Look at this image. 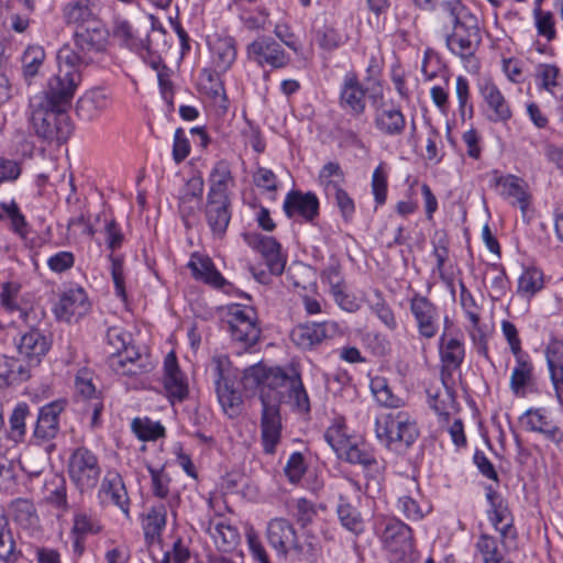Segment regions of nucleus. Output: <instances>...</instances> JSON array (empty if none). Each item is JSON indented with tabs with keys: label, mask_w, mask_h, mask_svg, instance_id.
Instances as JSON below:
<instances>
[{
	"label": "nucleus",
	"mask_w": 563,
	"mask_h": 563,
	"mask_svg": "<svg viewBox=\"0 0 563 563\" xmlns=\"http://www.w3.org/2000/svg\"><path fill=\"white\" fill-rule=\"evenodd\" d=\"M242 380L246 388H258L262 445L266 454H274L282 439V404L289 405L298 413L310 412L301 376L294 368L286 371L258 363L244 369Z\"/></svg>",
	"instance_id": "1"
},
{
	"label": "nucleus",
	"mask_w": 563,
	"mask_h": 563,
	"mask_svg": "<svg viewBox=\"0 0 563 563\" xmlns=\"http://www.w3.org/2000/svg\"><path fill=\"white\" fill-rule=\"evenodd\" d=\"M438 19L449 52L464 63H471L472 70H477L474 57L482 43V35L475 14L461 0H444L440 3Z\"/></svg>",
	"instance_id": "2"
},
{
	"label": "nucleus",
	"mask_w": 563,
	"mask_h": 563,
	"mask_svg": "<svg viewBox=\"0 0 563 563\" xmlns=\"http://www.w3.org/2000/svg\"><path fill=\"white\" fill-rule=\"evenodd\" d=\"M375 433L387 449L404 452L419 437V429L412 415L406 410H389L375 420Z\"/></svg>",
	"instance_id": "3"
},
{
	"label": "nucleus",
	"mask_w": 563,
	"mask_h": 563,
	"mask_svg": "<svg viewBox=\"0 0 563 563\" xmlns=\"http://www.w3.org/2000/svg\"><path fill=\"white\" fill-rule=\"evenodd\" d=\"M107 43V32L101 26L77 29L74 33L75 47L71 48L69 45L60 47L57 52V62L78 68L88 66L95 62L97 54L106 51Z\"/></svg>",
	"instance_id": "4"
},
{
	"label": "nucleus",
	"mask_w": 563,
	"mask_h": 563,
	"mask_svg": "<svg viewBox=\"0 0 563 563\" xmlns=\"http://www.w3.org/2000/svg\"><path fill=\"white\" fill-rule=\"evenodd\" d=\"M31 123L37 136L64 143L73 133V124L65 109L51 107L41 100L31 102Z\"/></svg>",
	"instance_id": "5"
},
{
	"label": "nucleus",
	"mask_w": 563,
	"mask_h": 563,
	"mask_svg": "<svg viewBox=\"0 0 563 563\" xmlns=\"http://www.w3.org/2000/svg\"><path fill=\"white\" fill-rule=\"evenodd\" d=\"M80 81V68L58 62L57 74L48 80L44 97L38 100L51 107L67 110Z\"/></svg>",
	"instance_id": "6"
},
{
	"label": "nucleus",
	"mask_w": 563,
	"mask_h": 563,
	"mask_svg": "<svg viewBox=\"0 0 563 563\" xmlns=\"http://www.w3.org/2000/svg\"><path fill=\"white\" fill-rule=\"evenodd\" d=\"M266 537L269 545L284 559L289 553H294L297 556H308L314 550L311 542H299L294 526L285 518L272 519L267 525Z\"/></svg>",
	"instance_id": "7"
},
{
	"label": "nucleus",
	"mask_w": 563,
	"mask_h": 563,
	"mask_svg": "<svg viewBox=\"0 0 563 563\" xmlns=\"http://www.w3.org/2000/svg\"><path fill=\"white\" fill-rule=\"evenodd\" d=\"M211 375L216 385L218 400L223 411L234 418L242 409V395L234 388L231 378L230 363L227 358L216 357L211 363Z\"/></svg>",
	"instance_id": "8"
},
{
	"label": "nucleus",
	"mask_w": 563,
	"mask_h": 563,
	"mask_svg": "<svg viewBox=\"0 0 563 563\" xmlns=\"http://www.w3.org/2000/svg\"><path fill=\"white\" fill-rule=\"evenodd\" d=\"M98 457L88 449L77 448L69 456L68 475L80 493L93 489L100 478Z\"/></svg>",
	"instance_id": "9"
},
{
	"label": "nucleus",
	"mask_w": 563,
	"mask_h": 563,
	"mask_svg": "<svg viewBox=\"0 0 563 563\" xmlns=\"http://www.w3.org/2000/svg\"><path fill=\"white\" fill-rule=\"evenodd\" d=\"M368 98L374 108L375 128L385 136L401 135L406 129V118L393 102L384 101L379 85L371 89Z\"/></svg>",
	"instance_id": "10"
},
{
	"label": "nucleus",
	"mask_w": 563,
	"mask_h": 563,
	"mask_svg": "<svg viewBox=\"0 0 563 563\" xmlns=\"http://www.w3.org/2000/svg\"><path fill=\"white\" fill-rule=\"evenodd\" d=\"M256 320V312L253 308L240 305L231 306L227 323L232 340L241 343L245 349L254 345L261 334Z\"/></svg>",
	"instance_id": "11"
},
{
	"label": "nucleus",
	"mask_w": 563,
	"mask_h": 563,
	"mask_svg": "<svg viewBox=\"0 0 563 563\" xmlns=\"http://www.w3.org/2000/svg\"><path fill=\"white\" fill-rule=\"evenodd\" d=\"M65 405L64 400H55L38 409L31 438L33 444L47 445L49 451L55 449L52 441L60 431L59 416L64 411Z\"/></svg>",
	"instance_id": "12"
},
{
	"label": "nucleus",
	"mask_w": 563,
	"mask_h": 563,
	"mask_svg": "<svg viewBox=\"0 0 563 563\" xmlns=\"http://www.w3.org/2000/svg\"><path fill=\"white\" fill-rule=\"evenodd\" d=\"M409 309L421 338L433 339L440 329V310L427 296L415 292L409 300Z\"/></svg>",
	"instance_id": "13"
},
{
	"label": "nucleus",
	"mask_w": 563,
	"mask_h": 563,
	"mask_svg": "<svg viewBox=\"0 0 563 563\" xmlns=\"http://www.w3.org/2000/svg\"><path fill=\"white\" fill-rule=\"evenodd\" d=\"M247 57L260 66L268 65L272 68H284L289 64L290 57L284 48L272 37L261 36L246 47Z\"/></svg>",
	"instance_id": "14"
},
{
	"label": "nucleus",
	"mask_w": 563,
	"mask_h": 563,
	"mask_svg": "<svg viewBox=\"0 0 563 563\" xmlns=\"http://www.w3.org/2000/svg\"><path fill=\"white\" fill-rule=\"evenodd\" d=\"M243 240L264 257L272 274H283L287 258L282 253L280 244L273 236H266L258 232H246L243 234Z\"/></svg>",
	"instance_id": "15"
},
{
	"label": "nucleus",
	"mask_w": 563,
	"mask_h": 563,
	"mask_svg": "<svg viewBox=\"0 0 563 563\" xmlns=\"http://www.w3.org/2000/svg\"><path fill=\"white\" fill-rule=\"evenodd\" d=\"M338 333H340V325L335 321L311 322L295 327L290 339L298 347L311 350Z\"/></svg>",
	"instance_id": "16"
},
{
	"label": "nucleus",
	"mask_w": 563,
	"mask_h": 563,
	"mask_svg": "<svg viewBox=\"0 0 563 563\" xmlns=\"http://www.w3.org/2000/svg\"><path fill=\"white\" fill-rule=\"evenodd\" d=\"M108 365L115 374L123 376H135L152 367L148 356L130 343L119 353L109 355Z\"/></svg>",
	"instance_id": "17"
},
{
	"label": "nucleus",
	"mask_w": 563,
	"mask_h": 563,
	"mask_svg": "<svg viewBox=\"0 0 563 563\" xmlns=\"http://www.w3.org/2000/svg\"><path fill=\"white\" fill-rule=\"evenodd\" d=\"M379 538L390 552L406 553L413 547L411 528L397 518H384L380 521Z\"/></svg>",
	"instance_id": "18"
},
{
	"label": "nucleus",
	"mask_w": 563,
	"mask_h": 563,
	"mask_svg": "<svg viewBox=\"0 0 563 563\" xmlns=\"http://www.w3.org/2000/svg\"><path fill=\"white\" fill-rule=\"evenodd\" d=\"M401 486L404 494L398 497V510L408 520H421L430 511V506L423 501V496L417 479L406 476L402 479Z\"/></svg>",
	"instance_id": "19"
},
{
	"label": "nucleus",
	"mask_w": 563,
	"mask_h": 563,
	"mask_svg": "<svg viewBox=\"0 0 563 563\" xmlns=\"http://www.w3.org/2000/svg\"><path fill=\"white\" fill-rule=\"evenodd\" d=\"M367 91L368 89L363 87L356 73L347 71L341 84L340 107L353 117L362 115L366 108Z\"/></svg>",
	"instance_id": "20"
},
{
	"label": "nucleus",
	"mask_w": 563,
	"mask_h": 563,
	"mask_svg": "<svg viewBox=\"0 0 563 563\" xmlns=\"http://www.w3.org/2000/svg\"><path fill=\"white\" fill-rule=\"evenodd\" d=\"M478 91L482 96L487 119L490 122H507L512 117L510 106L499 88L489 79L483 78L478 82Z\"/></svg>",
	"instance_id": "21"
},
{
	"label": "nucleus",
	"mask_w": 563,
	"mask_h": 563,
	"mask_svg": "<svg viewBox=\"0 0 563 563\" xmlns=\"http://www.w3.org/2000/svg\"><path fill=\"white\" fill-rule=\"evenodd\" d=\"M90 309L86 291L78 288H70L64 291L54 308L59 320L70 322L85 316Z\"/></svg>",
	"instance_id": "22"
},
{
	"label": "nucleus",
	"mask_w": 563,
	"mask_h": 563,
	"mask_svg": "<svg viewBox=\"0 0 563 563\" xmlns=\"http://www.w3.org/2000/svg\"><path fill=\"white\" fill-rule=\"evenodd\" d=\"M230 198L207 197L205 217L213 238L224 236L231 220Z\"/></svg>",
	"instance_id": "23"
},
{
	"label": "nucleus",
	"mask_w": 563,
	"mask_h": 563,
	"mask_svg": "<svg viewBox=\"0 0 563 563\" xmlns=\"http://www.w3.org/2000/svg\"><path fill=\"white\" fill-rule=\"evenodd\" d=\"M283 209L288 218L298 216L311 222L319 214V200L313 192L291 190L284 200Z\"/></svg>",
	"instance_id": "24"
},
{
	"label": "nucleus",
	"mask_w": 563,
	"mask_h": 563,
	"mask_svg": "<svg viewBox=\"0 0 563 563\" xmlns=\"http://www.w3.org/2000/svg\"><path fill=\"white\" fill-rule=\"evenodd\" d=\"M163 383L172 402H181L187 398L189 393L187 378L180 371L174 353H169L165 357Z\"/></svg>",
	"instance_id": "25"
},
{
	"label": "nucleus",
	"mask_w": 563,
	"mask_h": 563,
	"mask_svg": "<svg viewBox=\"0 0 563 563\" xmlns=\"http://www.w3.org/2000/svg\"><path fill=\"white\" fill-rule=\"evenodd\" d=\"M18 352L31 364H40L41 358L51 349L49 339L38 329L31 327L29 331L20 335L16 342Z\"/></svg>",
	"instance_id": "26"
},
{
	"label": "nucleus",
	"mask_w": 563,
	"mask_h": 563,
	"mask_svg": "<svg viewBox=\"0 0 563 563\" xmlns=\"http://www.w3.org/2000/svg\"><path fill=\"white\" fill-rule=\"evenodd\" d=\"M99 13V0H69L62 8L63 20L77 29L96 22Z\"/></svg>",
	"instance_id": "27"
},
{
	"label": "nucleus",
	"mask_w": 563,
	"mask_h": 563,
	"mask_svg": "<svg viewBox=\"0 0 563 563\" xmlns=\"http://www.w3.org/2000/svg\"><path fill=\"white\" fill-rule=\"evenodd\" d=\"M528 431L538 432L556 444L563 442V432L545 415L544 409H528L520 418Z\"/></svg>",
	"instance_id": "28"
},
{
	"label": "nucleus",
	"mask_w": 563,
	"mask_h": 563,
	"mask_svg": "<svg viewBox=\"0 0 563 563\" xmlns=\"http://www.w3.org/2000/svg\"><path fill=\"white\" fill-rule=\"evenodd\" d=\"M205 531L211 537L217 549L221 552H230L239 544L240 533L238 529L224 519L209 520Z\"/></svg>",
	"instance_id": "29"
},
{
	"label": "nucleus",
	"mask_w": 563,
	"mask_h": 563,
	"mask_svg": "<svg viewBox=\"0 0 563 563\" xmlns=\"http://www.w3.org/2000/svg\"><path fill=\"white\" fill-rule=\"evenodd\" d=\"M187 266L197 280H201L217 289H221L227 285V280L208 256L192 254Z\"/></svg>",
	"instance_id": "30"
},
{
	"label": "nucleus",
	"mask_w": 563,
	"mask_h": 563,
	"mask_svg": "<svg viewBox=\"0 0 563 563\" xmlns=\"http://www.w3.org/2000/svg\"><path fill=\"white\" fill-rule=\"evenodd\" d=\"M439 350L443 364L441 375L445 373L451 375L452 371L457 369L463 363L465 356L464 344L457 338L446 339V333L443 332L439 340Z\"/></svg>",
	"instance_id": "31"
},
{
	"label": "nucleus",
	"mask_w": 563,
	"mask_h": 563,
	"mask_svg": "<svg viewBox=\"0 0 563 563\" xmlns=\"http://www.w3.org/2000/svg\"><path fill=\"white\" fill-rule=\"evenodd\" d=\"M43 500L58 511L68 510L67 485L63 475L51 473L46 476L43 485Z\"/></svg>",
	"instance_id": "32"
},
{
	"label": "nucleus",
	"mask_w": 563,
	"mask_h": 563,
	"mask_svg": "<svg viewBox=\"0 0 563 563\" xmlns=\"http://www.w3.org/2000/svg\"><path fill=\"white\" fill-rule=\"evenodd\" d=\"M207 197L229 198V187L233 184L231 165L225 159L218 161L210 170Z\"/></svg>",
	"instance_id": "33"
},
{
	"label": "nucleus",
	"mask_w": 563,
	"mask_h": 563,
	"mask_svg": "<svg viewBox=\"0 0 563 563\" xmlns=\"http://www.w3.org/2000/svg\"><path fill=\"white\" fill-rule=\"evenodd\" d=\"M113 36L121 42L122 45L131 51L142 53L152 52V41L148 35L145 38H141L132 25L123 19H115L113 23Z\"/></svg>",
	"instance_id": "34"
},
{
	"label": "nucleus",
	"mask_w": 563,
	"mask_h": 563,
	"mask_svg": "<svg viewBox=\"0 0 563 563\" xmlns=\"http://www.w3.org/2000/svg\"><path fill=\"white\" fill-rule=\"evenodd\" d=\"M547 362L560 404H563V341L552 340L547 347Z\"/></svg>",
	"instance_id": "35"
},
{
	"label": "nucleus",
	"mask_w": 563,
	"mask_h": 563,
	"mask_svg": "<svg viewBox=\"0 0 563 563\" xmlns=\"http://www.w3.org/2000/svg\"><path fill=\"white\" fill-rule=\"evenodd\" d=\"M100 493L111 496L112 503L129 517L130 499L121 475L118 472H108L102 479Z\"/></svg>",
	"instance_id": "36"
},
{
	"label": "nucleus",
	"mask_w": 563,
	"mask_h": 563,
	"mask_svg": "<svg viewBox=\"0 0 563 563\" xmlns=\"http://www.w3.org/2000/svg\"><path fill=\"white\" fill-rule=\"evenodd\" d=\"M167 506L165 504L153 505L143 516L142 528L145 540L153 543L161 539L166 527Z\"/></svg>",
	"instance_id": "37"
},
{
	"label": "nucleus",
	"mask_w": 563,
	"mask_h": 563,
	"mask_svg": "<svg viewBox=\"0 0 563 563\" xmlns=\"http://www.w3.org/2000/svg\"><path fill=\"white\" fill-rule=\"evenodd\" d=\"M212 64L218 74L231 68L236 58L235 42L232 37H218L211 44Z\"/></svg>",
	"instance_id": "38"
},
{
	"label": "nucleus",
	"mask_w": 563,
	"mask_h": 563,
	"mask_svg": "<svg viewBox=\"0 0 563 563\" xmlns=\"http://www.w3.org/2000/svg\"><path fill=\"white\" fill-rule=\"evenodd\" d=\"M203 187L205 181L200 175L187 180L179 196V209L183 217L190 216L195 207L201 203Z\"/></svg>",
	"instance_id": "39"
},
{
	"label": "nucleus",
	"mask_w": 563,
	"mask_h": 563,
	"mask_svg": "<svg viewBox=\"0 0 563 563\" xmlns=\"http://www.w3.org/2000/svg\"><path fill=\"white\" fill-rule=\"evenodd\" d=\"M108 106L106 93L100 89L90 90L80 97L76 104V113L86 121L95 119Z\"/></svg>",
	"instance_id": "40"
},
{
	"label": "nucleus",
	"mask_w": 563,
	"mask_h": 563,
	"mask_svg": "<svg viewBox=\"0 0 563 563\" xmlns=\"http://www.w3.org/2000/svg\"><path fill=\"white\" fill-rule=\"evenodd\" d=\"M496 183L503 188L501 195L516 200L525 218L530 206V195L522 185V180L517 176L507 175L499 177Z\"/></svg>",
	"instance_id": "41"
},
{
	"label": "nucleus",
	"mask_w": 563,
	"mask_h": 563,
	"mask_svg": "<svg viewBox=\"0 0 563 563\" xmlns=\"http://www.w3.org/2000/svg\"><path fill=\"white\" fill-rule=\"evenodd\" d=\"M336 456L350 464L361 465L367 471H378L379 467L375 455L365 445H360L353 441Z\"/></svg>",
	"instance_id": "42"
},
{
	"label": "nucleus",
	"mask_w": 563,
	"mask_h": 563,
	"mask_svg": "<svg viewBox=\"0 0 563 563\" xmlns=\"http://www.w3.org/2000/svg\"><path fill=\"white\" fill-rule=\"evenodd\" d=\"M516 356V366L512 369L510 377V389L517 396H523L527 385L532 379L533 366L529 362L528 356L518 354Z\"/></svg>",
	"instance_id": "43"
},
{
	"label": "nucleus",
	"mask_w": 563,
	"mask_h": 563,
	"mask_svg": "<svg viewBox=\"0 0 563 563\" xmlns=\"http://www.w3.org/2000/svg\"><path fill=\"white\" fill-rule=\"evenodd\" d=\"M371 311L380 320V322L390 331L397 329L398 323L395 313L388 302L385 300L382 291L374 290L373 296L367 299Z\"/></svg>",
	"instance_id": "44"
},
{
	"label": "nucleus",
	"mask_w": 563,
	"mask_h": 563,
	"mask_svg": "<svg viewBox=\"0 0 563 563\" xmlns=\"http://www.w3.org/2000/svg\"><path fill=\"white\" fill-rule=\"evenodd\" d=\"M336 514L341 525L346 530L351 531L355 536H360L361 533L364 532V521L361 514L343 497H340Z\"/></svg>",
	"instance_id": "45"
},
{
	"label": "nucleus",
	"mask_w": 563,
	"mask_h": 563,
	"mask_svg": "<svg viewBox=\"0 0 563 563\" xmlns=\"http://www.w3.org/2000/svg\"><path fill=\"white\" fill-rule=\"evenodd\" d=\"M21 290V286L18 283H4L1 286L0 291V303L1 306L8 310V311H15L18 310L20 312V318L27 324L31 323V316L34 313L32 309H21L16 303L18 295Z\"/></svg>",
	"instance_id": "46"
},
{
	"label": "nucleus",
	"mask_w": 563,
	"mask_h": 563,
	"mask_svg": "<svg viewBox=\"0 0 563 563\" xmlns=\"http://www.w3.org/2000/svg\"><path fill=\"white\" fill-rule=\"evenodd\" d=\"M45 59V51L42 46L30 45L21 56L22 71L25 80H30L38 74Z\"/></svg>",
	"instance_id": "47"
},
{
	"label": "nucleus",
	"mask_w": 563,
	"mask_h": 563,
	"mask_svg": "<svg viewBox=\"0 0 563 563\" xmlns=\"http://www.w3.org/2000/svg\"><path fill=\"white\" fill-rule=\"evenodd\" d=\"M131 428L141 441H156L165 435V428L161 422L150 418H134Z\"/></svg>",
	"instance_id": "48"
},
{
	"label": "nucleus",
	"mask_w": 563,
	"mask_h": 563,
	"mask_svg": "<svg viewBox=\"0 0 563 563\" xmlns=\"http://www.w3.org/2000/svg\"><path fill=\"white\" fill-rule=\"evenodd\" d=\"M30 416V406L26 402H19L9 419V438L14 442L23 441L26 433V419Z\"/></svg>",
	"instance_id": "49"
},
{
	"label": "nucleus",
	"mask_w": 563,
	"mask_h": 563,
	"mask_svg": "<svg viewBox=\"0 0 563 563\" xmlns=\"http://www.w3.org/2000/svg\"><path fill=\"white\" fill-rule=\"evenodd\" d=\"M314 38L318 46L328 52L339 48L345 42V36L332 24L317 27Z\"/></svg>",
	"instance_id": "50"
},
{
	"label": "nucleus",
	"mask_w": 563,
	"mask_h": 563,
	"mask_svg": "<svg viewBox=\"0 0 563 563\" xmlns=\"http://www.w3.org/2000/svg\"><path fill=\"white\" fill-rule=\"evenodd\" d=\"M371 388L376 401L390 410H400L404 406V400L394 395L390 387L387 385L384 378H375L371 383Z\"/></svg>",
	"instance_id": "51"
},
{
	"label": "nucleus",
	"mask_w": 563,
	"mask_h": 563,
	"mask_svg": "<svg viewBox=\"0 0 563 563\" xmlns=\"http://www.w3.org/2000/svg\"><path fill=\"white\" fill-rule=\"evenodd\" d=\"M485 489L486 499L490 506L488 517L493 526L512 519L511 512L505 505L501 496L490 485L486 486Z\"/></svg>",
	"instance_id": "52"
},
{
	"label": "nucleus",
	"mask_w": 563,
	"mask_h": 563,
	"mask_svg": "<svg viewBox=\"0 0 563 563\" xmlns=\"http://www.w3.org/2000/svg\"><path fill=\"white\" fill-rule=\"evenodd\" d=\"M344 180V173L336 162L324 164L319 173V183L324 188L328 196L340 189L341 183Z\"/></svg>",
	"instance_id": "53"
},
{
	"label": "nucleus",
	"mask_w": 563,
	"mask_h": 563,
	"mask_svg": "<svg viewBox=\"0 0 563 563\" xmlns=\"http://www.w3.org/2000/svg\"><path fill=\"white\" fill-rule=\"evenodd\" d=\"M8 526V519L3 510L0 509V560L4 563H14L20 553L15 551L14 541Z\"/></svg>",
	"instance_id": "54"
},
{
	"label": "nucleus",
	"mask_w": 563,
	"mask_h": 563,
	"mask_svg": "<svg viewBox=\"0 0 563 563\" xmlns=\"http://www.w3.org/2000/svg\"><path fill=\"white\" fill-rule=\"evenodd\" d=\"M543 288V274L537 268L526 269L518 280V292L525 297H532Z\"/></svg>",
	"instance_id": "55"
},
{
	"label": "nucleus",
	"mask_w": 563,
	"mask_h": 563,
	"mask_svg": "<svg viewBox=\"0 0 563 563\" xmlns=\"http://www.w3.org/2000/svg\"><path fill=\"white\" fill-rule=\"evenodd\" d=\"M0 209L2 210L3 218L5 217L10 220L12 230L22 238H25L27 234V222L15 200L0 202Z\"/></svg>",
	"instance_id": "56"
},
{
	"label": "nucleus",
	"mask_w": 563,
	"mask_h": 563,
	"mask_svg": "<svg viewBox=\"0 0 563 563\" xmlns=\"http://www.w3.org/2000/svg\"><path fill=\"white\" fill-rule=\"evenodd\" d=\"M476 548L483 555L484 563H507L494 537L486 533L481 534Z\"/></svg>",
	"instance_id": "57"
},
{
	"label": "nucleus",
	"mask_w": 563,
	"mask_h": 563,
	"mask_svg": "<svg viewBox=\"0 0 563 563\" xmlns=\"http://www.w3.org/2000/svg\"><path fill=\"white\" fill-rule=\"evenodd\" d=\"M560 73L561 70L556 65L542 63L537 65L534 76L541 89L553 93L554 88L559 86Z\"/></svg>",
	"instance_id": "58"
},
{
	"label": "nucleus",
	"mask_w": 563,
	"mask_h": 563,
	"mask_svg": "<svg viewBox=\"0 0 563 563\" xmlns=\"http://www.w3.org/2000/svg\"><path fill=\"white\" fill-rule=\"evenodd\" d=\"M317 515L318 506L313 501L305 497H300L294 501L292 516L301 528L311 525Z\"/></svg>",
	"instance_id": "59"
},
{
	"label": "nucleus",
	"mask_w": 563,
	"mask_h": 563,
	"mask_svg": "<svg viewBox=\"0 0 563 563\" xmlns=\"http://www.w3.org/2000/svg\"><path fill=\"white\" fill-rule=\"evenodd\" d=\"M323 437L336 455L352 442L342 422H335L330 426Z\"/></svg>",
	"instance_id": "60"
},
{
	"label": "nucleus",
	"mask_w": 563,
	"mask_h": 563,
	"mask_svg": "<svg viewBox=\"0 0 563 563\" xmlns=\"http://www.w3.org/2000/svg\"><path fill=\"white\" fill-rule=\"evenodd\" d=\"M538 34L545 37L548 42L556 37L554 16L550 11H542L540 7L533 10Z\"/></svg>",
	"instance_id": "61"
},
{
	"label": "nucleus",
	"mask_w": 563,
	"mask_h": 563,
	"mask_svg": "<svg viewBox=\"0 0 563 563\" xmlns=\"http://www.w3.org/2000/svg\"><path fill=\"white\" fill-rule=\"evenodd\" d=\"M152 482L153 495L159 499H165L169 495L170 477L164 467L155 468L152 465L146 466Z\"/></svg>",
	"instance_id": "62"
},
{
	"label": "nucleus",
	"mask_w": 563,
	"mask_h": 563,
	"mask_svg": "<svg viewBox=\"0 0 563 563\" xmlns=\"http://www.w3.org/2000/svg\"><path fill=\"white\" fill-rule=\"evenodd\" d=\"M111 262V277L114 285L115 295L126 301L125 280L123 273V258L113 254L109 255Z\"/></svg>",
	"instance_id": "63"
},
{
	"label": "nucleus",
	"mask_w": 563,
	"mask_h": 563,
	"mask_svg": "<svg viewBox=\"0 0 563 563\" xmlns=\"http://www.w3.org/2000/svg\"><path fill=\"white\" fill-rule=\"evenodd\" d=\"M387 172L380 163L372 176V190L377 205H384L387 198Z\"/></svg>",
	"instance_id": "64"
}]
</instances>
